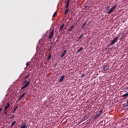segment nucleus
<instances>
[{
	"mask_svg": "<svg viewBox=\"0 0 128 128\" xmlns=\"http://www.w3.org/2000/svg\"><path fill=\"white\" fill-rule=\"evenodd\" d=\"M54 46H55V44L52 46V45L50 46V48H49L50 52H52V50H54Z\"/></svg>",
	"mask_w": 128,
	"mask_h": 128,
	"instance_id": "9b49d317",
	"label": "nucleus"
},
{
	"mask_svg": "<svg viewBox=\"0 0 128 128\" xmlns=\"http://www.w3.org/2000/svg\"><path fill=\"white\" fill-rule=\"evenodd\" d=\"M8 114V112L4 111V116H7Z\"/></svg>",
	"mask_w": 128,
	"mask_h": 128,
	"instance_id": "a878e982",
	"label": "nucleus"
},
{
	"mask_svg": "<svg viewBox=\"0 0 128 128\" xmlns=\"http://www.w3.org/2000/svg\"><path fill=\"white\" fill-rule=\"evenodd\" d=\"M22 90H24V88H23V89H22Z\"/></svg>",
	"mask_w": 128,
	"mask_h": 128,
	"instance_id": "e433bc0d",
	"label": "nucleus"
},
{
	"mask_svg": "<svg viewBox=\"0 0 128 128\" xmlns=\"http://www.w3.org/2000/svg\"><path fill=\"white\" fill-rule=\"evenodd\" d=\"M68 9H66L64 11V14H68Z\"/></svg>",
	"mask_w": 128,
	"mask_h": 128,
	"instance_id": "6ab92c4d",
	"label": "nucleus"
},
{
	"mask_svg": "<svg viewBox=\"0 0 128 128\" xmlns=\"http://www.w3.org/2000/svg\"><path fill=\"white\" fill-rule=\"evenodd\" d=\"M54 30H52L50 32V34L48 36V38L50 39L52 38V36H54Z\"/></svg>",
	"mask_w": 128,
	"mask_h": 128,
	"instance_id": "39448f33",
	"label": "nucleus"
},
{
	"mask_svg": "<svg viewBox=\"0 0 128 128\" xmlns=\"http://www.w3.org/2000/svg\"><path fill=\"white\" fill-rule=\"evenodd\" d=\"M22 100V98H20V97L19 98L18 100Z\"/></svg>",
	"mask_w": 128,
	"mask_h": 128,
	"instance_id": "f704fd0d",
	"label": "nucleus"
},
{
	"mask_svg": "<svg viewBox=\"0 0 128 128\" xmlns=\"http://www.w3.org/2000/svg\"><path fill=\"white\" fill-rule=\"evenodd\" d=\"M70 0H68L67 4H66L65 8H68V6L70 5Z\"/></svg>",
	"mask_w": 128,
	"mask_h": 128,
	"instance_id": "ddd939ff",
	"label": "nucleus"
},
{
	"mask_svg": "<svg viewBox=\"0 0 128 128\" xmlns=\"http://www.w3.org/2000/svg\"><path fill=\"white\" fill-rule=\"evenodd\" d=\"M127 110H128V108H127Z\"/></svg>",
	"mask_w": 128,
	"mask_h": 128,
	"instance_id": "4c0bfd02",
	"label": "nucleus"
},
{
	"mask_svg": "<svg viewBox=\"0 0 128 128\" xmlns=\"http://www.w3.org/2000/svg\"><path fill=\"white\" fill-rule=\"evenodd\" d=\"M10 103H7L4 108V112H6V110L10 108Z\"/></svg>",
	"mask_w": 128,
	"mask_h": 128,
	"instance_id": "9d476101",
	"label": "nucleus"
},
{
	"mask_svg": "<svg viewBox=\"0 0 128 128\" xmlns=\"http://www.w3.org/2000/svg\"><path fill=\"white\" fill-rule=\"evenodd\" d=\"M102 110H100L96 114V116H94V118H98V116H100L101 114L102 113Z\"/></svg>",
	"mask_w": 128,
	"mask_h": 128,
	"instance_id": "20e7f679",
	"label": "nucleus"
},
{
	"mask_svg": "<svg viewBox=\"0 0 128 128\" xmlns=\"http://www.w3.org/2000/svg\"><path fill=\"white\" fill-rule=\"evenodd\" d=\"M26 123V122H23L21 125V128H27Z\"/></svg>",
	"mask_w": 128,
	"mask_h": 128,
	"instance_id": "423d86ee",
	"label": "nucleus"
},
{
	"mask_svg": "<svg viewBox=\"0 0 128 128\" xmlns=\"http://www.w3.org/2000/svg\"><path fill=\"white\" fill-rule=\"evenodd\" d=\"M108 70V66H105L103 68V70H104L105 72H106Z\"/></svg>",
	"mask_w": 128,
	"mask_h": 128,
	"instance_id": "4468645a",
	"label": "nucleus"
},
{
	"mask_svg": "<svg viewBox=\"0 0 128 128\" xmlns=\"http://www.w3.org/2000/svg\"><path fill=\"white\" fill-rule=\"evenodd\" d=\"M2 108H0V112H2Z\"/></svg>",
	"mask_w": 128,
	"mask_h": 128,
	"instance_id": "473e14b6",
	"label": "nucleus"
},
{
	"mask_svg": "<svg viewBox=\"0 0 128 128\" xmlns=\"http://www.w3.org/2000/svg\"><path fill=\"white\" fill-rule=\"evenodd\" d=\"M26 94V92H24V94H23L20 97V98H24V95Z\"/></svg>",
	"mask_w": 128,
	"mask_h": 128,
	"instance_id": "393cba45",
	"label": "nucleus"
},
{
	"mask_svg": "<svg viewBox=\"0 0 128 128\" xmlns=\"http://www.w3.org/2000/svg\"><path fill=\"white\" fill-rule=\"evenodd\" d=\"M74 28V25H72V26L68 30V32H74V30H72Z\"/></svg>",
	"mask_w": 128,
	"mask_h": 128,
	"instance_id": "6e6552de",
	"label": "nucleus"
},
{
	"mask_svg": "<svg viewBox=\"0 0 128 128\" xmlns=\"http://www.w3.org/2000/svg\"><path fill=\"white\" fill-rule=\"evenodd\" d=\"M14 116V115H13L12 117H10V119L12 118Z\"/></svg>",
	"mask_w": 128,
	"mask_h": 128,
	"instance_id": "2f4dec72",
	"label": "nucleus"
},
{
	"mask_svg": "<svg viewBox=\"0 0 128 128\" xmlns=\"http://www.w3.org/2000/svg\"><path fill=\"white\" fill-rule=\"evenodd\" d=\"M122 98H122V100H126V98H128V92L122 94Z\"/></svg>",
	"mask_w": 128,
	"mask_h": 128,
	"instance_id": "0eeeda50",
	"label": "nucleus"
},
{
	"mask_svg": "<svg viewBox=\"0 0 128 128\" xmlns=\"http://www.w3.org/2000/svg\"><path fill=\"white\" fill-rule=\"evenodd\" d=\"M128 90V88H124V90Z\"/></svg>",
	"mask_w": 128,
	"mask_h": 128,
	"instance_id": "c756f323",
	"label": "nucleus"
},
{
	"mask_svg": "<svg viewBox=\"0 0 128 128\" xmlns=\"http://www.w3.org/2000/svg\"><path fill=\"white\" fill-rule=\"evenodd\" d=\"M23 84H26L24 86H22L21 90H24V88H28V86H30V80L28 81V80H26L25 81L23 82Z\"/></svg>",
	"mask_w": 128,
	"mask_h": 128,
	"instance_id": "f257e3e1",
	"label": "nucleus"
},
{
	"mask_svg": "<svg viewBox=\"0 0 128 128\" xmlns=\"http://www.w3.org/2000/svg\"><path fill=\"white\" fill-rule=\"evenodd\" d=\"M64 24H62L60 26V30H62V28H64Z\"/></svg>",
	"mask_w": 128,
	"mask_h": 128,
	"instance_id": "f3484780",
	"label": "nucleus"
},
{
	"mask_svg": "<svg viewBox=\"0 0 128 128\" xmlns=\"http://www.w3.org/2000/svg\"><path fill=\"white\" fill-rule=\"evenodd\" d=\"M52 58V54H50V55L48 56L47 60H50Z\"/></svg>",
	"mask_w": 128,
	"mask_h": 128,
	"instance_id": "2eb2a0df",
	"label": "nucleus"
},
{
	"mask_svg": "<svg viewBox=\"0 0 128 128\" xmlns=\"http://www.w3.org/2000/svg\"><path fill=\"white\" fill-rule=\"evenodd\" d=\"M84 50V48L82 47L80 48L79 49V50L78 51V54L79 52H80L81 50Z\"/></svg>",
	"mask_w": 128,
	"mask_h": 128,
	"instance_id": "dca6fc26",
	"label": "nucleus"
},
{
	"mask_svg": "<svg viewBox=\"0 0 128 128\" xmlns=\"http://www.w3.org/2000/svg\"><path fill=\"white\" fill-rule=\"evenodd\" d=\"M116 6H114L113 7H112L108 12V14H112V12H114V10H116Z\"/></svg>",
	"mask_w": 128,
	"mask_h": 128,
	"instance_id": "7ed1b4c3",
	"label": "nucleus"
},
{
	"mask_svg": "<svg viewBox=\"0 0 128 128\" xmlns=\"http://www.w3.org/2000/svg\"><path fill=\"white\" fill-rule=\"evenodd\" d=\"M14 124H16V121H14L11 124V128H12V126H14Z\"/></svg>",
	"mask_w": 128,
	"mask_h": 128,
	"instance_id": "bb28decb",
	"label": "nucleus"
},
{
	"mask_svg": "<svg viewBox=\"0 0 128 128\" xmlns=\"http://www.w3.org/2000/svg\"><path fill=\"white\" fill-rule=\"evenodd\" d=\"M52 16H53V17H54V16H56V12Z\"/></svg>",
	"mask_w": 128,
	"mask_h": 128,
	"instance_id": "cd10ccee",
	"label": "nucleus"
},
{
	"mask_svg": "<svg viewBox=\"0 0 128 128\" xmlns=\"http://www.w3.org/2000/svg\"><path fill=\"white\" fill-rule=\"evenodd\" d=\"M26 66H30V62H27L26 63Z\"/></svg>",
	"mask_w": 128,
	"mask_h": 128,
	"instance_id": "aec40b11",
	"label": "nucleus"
},
{
	"mask_svg": "<svg viewBox=\"0 0 128 128\" xmlns=\"http://www.w3.org/2000/svg\"><path fill=\"white\" fill-rule=\"evenodd\" d=\"M12 114H14V110H13Z\"/></svg>",
	"mask_w": 128,
	"mask_h": 128,
	"instance_id": "c9c22d12",
	"label": "nucleus"
},
{
	"mask_svg": "<svg viewBox=\"0 0 128 128\" xmlns=\"http://www.w3.org/2000/svg\"><path fill=\"white\" fill-rule=\"evenodd\" d=\"M124 108H128V104H123Z\"/></svg>",
	"mask_w": 128,
	"mask_h": 128,
	"instance_id": "5701e85b",
	"label": "nucleus"
},
{
	"mask_svg": "<svg viewBox=\"0 0 128 128\" xmlns=\"http://www.w3.org/2000/svg\"><path fill=\"white\" fill-rule=\"evenodd\" d=\"M84 74H82L81 76L82 78H84Z\"/></svg>",
	"mask_w": 128,
	"mask_h": 128,
	"instance_id": "7c9ffc66",
	"label": "nucleus"
},
{
	"mask_svg": "<svg viewBox=\"0 0 128 128\" xmlns=\"http://www.w3.org/2000/svg\"><path fill=\"white\" fill-rule=\"evenodd\" d=\"M64 77H65L64 75L60 77V79L58 80V82H62V80H64Z\"/></svg>",
	"mask_w": 128,
	"mask_h": 128,
	"instance_id": "1a4fd4ad",
	"label": "nucleus"
},
{
	"mask_svg": "<svg viewBox=\"0 0 128 128\" xmlns=\"http://www.w3.org/2000/svg\"><path fill=\"white\" fill-rule=\"evenodd\" d=\"M110 6H107L106 7V10H110Z\"/></svg>",
	"mask_w": 128,
	"mask_h": 128,
	"instance_id": "412c9836",
	"label": "nucleus"
},
{
	"mask_svg": "<svg viewBox=\"0 0 128 128\" xmlns=\"http://www.w3.org/2000/svg\"><path fill=\"white\" fill-rule=\"evenodd\" d=\"M30 76V73H28L25 77H24V78L26 79V78H28V76Z\"/></svg>",
	"mask_w": 128,
	"mask_h": 128,
	"instance_id": "4be33fe9",
	"label": "nucleus"
},
{
	"mask_svg": "<svg viewBox=\"0 0 128 128\" xmlns=\"http://www.w3.org/2000/svg\"><path fill=\"white\" fill-rule=\"evenodd\" d=\"M66 54V50H64V52L62 53V54L60 56L61 58H64V56Z\"/></svg>",
	"mask_w": 128,
	"mask_h": 128,
	"instance_id": "f8f14e48",
	"label": "nucleus"
},
{
	"mask_svg": "<svg viewBox=\"0 0 128 128\" xmlns=\"http://www.w3.org/2000/svg\"><path fill=\"white\" fill-rule=\"evenodd\" d=\"M17 108H18V106H16V107L14 106V112H16V110Z\"/></svg>",
	"mask_w": 128,
	"mask_h": 128,
	"instance_id": "a211bd4d",
	"label": "nucleus"
},
{
	"mask_svg": "<svg viewBox=\"0 0 128 128\" xmlns=\"http://www.w3.org/2000/svg\"><path fill=\"white\" fill-rule=\"evenodd\" d=\"M126 104H128V100H126Z\"/></svg>",
	"mask_w": 128,
	"mask_h": 128,
	"instance_id": "72a5a7b5",
	"label": "nucleus"
},
{
	"mask_svg": "<svg viewBox=\"0 0 128 128\" xmlns=\"http://www.w3.org/2000/svg\"><path fill=\"white\" fill-rule=\"evenodd\" d=\"M86 22L84 23L82 26V28H84L86 26Z\"/></svg>",
	"mask_w": 128,
	"mask_h": 128,
	"instance_id": "c85d7f7f",
	"label": "nucleus"
},
{
	"mask_svg": "<svg viewBox=\"0 0 128 128\" xmlns=\"http://www.w3.org/2000/svg\"><path fill=\"white\" fill-rule=\"evenodd\" d=\"M83 36H84V34H82L77 40H80L82 38Z\"/></svg>",
	"mask_w": 128,
	"mask_h": 128,
	"instance_id": "b1692460",
	"label": "nucleus"
},
{
	"mask_svg": "<svg viewBox=\"0 0 128 128\" xmlns=\"http://www.w3.org/2000/svg\"><path fill=\"white\" fill-rule=\"evenodd\" d=\"M118 37H116L114 40H112L111 42L110 46H112V44H114L116 42H118Z\"/></svg>",
	"mask_w": 128,
	"mask_h": 128,
	"instance_id": "f03ea898",
	"label": "nucleus"
}]
</instances>
